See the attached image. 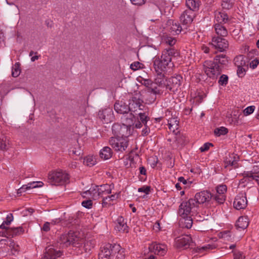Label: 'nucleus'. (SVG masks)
Segmentation results:
<instances>
[{"label":"nucleus","instance_id":"nucleus-4","mask_svg":"<svg viewBox=\"0 0 259 259\" xmlns=\"http://www.w3.org/2000/svg\"><path fill=\"white\" fill-rule=\"evenodd\" d=\"M163 72H156L157 74L154 79V84L157 86L151 87L149 89V92L154 95H161L163 93L164 89H166L168 80Z\"/></svg>","mask_w":259,"mask_h":259},{"label":"nucleus","instance_id":"nucleus-24","mask_svg":"<svg viewBox=\"0 0 259 259\" xmlns=\"http://www.w3.org/2000/svg\"><path fill=\"white\" fill-rule=\"evenodd\" d=\"M229 20V17L225 12H216L214 17V23L224 24Z\"/></svg>","mask_w":259,"mask_h":259},{"label":"nucleus","instance_id":"nucleus-52","mask_svg":"<svg viewBox=\"0 0 259 259\" xmlns=\"http://www.w3.org/2000/svg\"><path fill=\"white\" fill-rule=\"evenodd\" d=\"M70 154L74 156H79L82 154V151L80 147H73L70 150Z\"/></svg>","mask_w":259,"mask_h":259},{"label":"nucleus","instance_id":"nucleus-7","mask_svg":"<svg viewBox=\"0 0 259 259\" xmlns=\"http://www.w3.org/2000/svg\"><path fill=\"white\" fill-rule=\"evenodd\" d=\"M130 133H124V135H117V137H112L109 140L110 146L115 151L123 152L125 150L128 145L127 137Z\"/></svg>","mask_w":259,"mask_h":259},{"label":"nucleus","instance_id":"nucleus-23","mask_svg":"<svg viewBox=\"0 0 259 259\" xmlns=\"http://www.w3.org/2000/svg\"><path fill=\"white\" fill-rule=\"evenodd\" d=\"M194 16V12L191 10H187L181 15L180 20L184 24H190L193 21Z\"/></svg>","mask_w":259,"mask_h":259},{"label":"nucleus","instance_id":"nucleus-57","mask_svg":"<svg viewBox=\"0 0 259 259\" xmlns=\"http://www.w3.org/2000/svg\"><path fill=\"white\" fill-rule=\"evenodd\" d=\"M151 187L148 186H144L139 188L138 190L139 192H143L145 194H148L150 191Z\"/></svg>","mask_w":259,"mask_h":259},{"label":"nucleus","instance_id":"nucleus-51","mask_svg":"<svg viewBox=\"0 0 259 259\" xmlns=\"http://www.w3.org/2000/svg\"><path fill=\"white\" fill-rule=\"evenodd\" d=\"M255 109V107L254 106H250L245 108L243 111V113L245 116H248L252 114Z\"/></svg>","mask_w":259,"mask_h":259},{"label":"nucleus","instance_id":"nucleus-36","mask_svg":"<svg viewBox=\"0 0 259 259\" xmlns=\"http://www.w3.org/2000/svg\"><path fill=\"white\" fill-rule=\"evenodd\" d=\"M24 232V230L21 227L16 228H10L7 231V234L9 236L12 237L22 234Z\"/></svg>","mask_w":259,"mask_h":259},{"label":"nucleus","instance_id":"nucleus-33","mask_svg":"<svg viewBox=\"0 0 259 259\" xmlns=\"http://www.w3.org/2000/svg\"><path fill=\"white\" fill-rule=\"evenodd\" d=\"M192 215H187L186 217H181L182 218L180 220V225L182 227L187 229L190 228L193 224V220L191 218Z\"/></svg>","mask_w":259,"mask_h":259},{"label":"nucleus","instance_id":"nucleus-54","mask_svg":"<svg viewBox=\"0 0 259 259\" xmlns=\"http://www.w3.org/2000/svg\"><path fill=\"white\" fill-rule=\"evenodd\" d=\"M139 115L141 122L144 124V125H146L148 120H149V117L145 113L141 112L139 113Z\"/></svg>","mask_w":259,"mask_h":259},{"label":"nucleus","instance_id":"nucleus-39","mask_svg":"<svg viewBox=\"0 0 259 259\" xmlns=\"http://www.w3.org/2000/svg\"><path fill=\"white\" fill-rule=\"evenodd\" d=\"M179 122L177 118H169L168 120L169 129L172 132H175V130L178 128Z\"/></svg>","mask_w":259,"mask_h":259},{"label":"nucleus","instance_id":"nucleus-58","mask_svg":"<svg viewBox=\"0 0 259 259\" xmlns=\"http://www.w3.org/2000/svg\"><path fill=\"white\" fill-rule=\"evenodd\" d=\"M246 67H237V73L239 77H242L245 75L246 72L245 68Z\"/></svg>","mask_w":259,"mask_h":259},{"label":"nucleus","instance_id":"nucleus-5","mask_svg":"<svg viewBox=\"0 0 259 259\" xmlns=\"http://www.w3.org/2000/svg\"><path fill=\"white\" fill-rule=\"evenodd\" d=\"M19 250V246L13 240L8 239L0 240V255L15 254Z\"/></svg>","mask_w":259,"mask_h":259},{"label":"nucleus","instance_id":"nucleus-1","mask_svg":"<svg viewBox=\"0 0 259 259\" xmlns=\"http://www.w3.org/2000/svg\"><path fill=\"white\" fill-rule=\"evenodd\" d=\"M180 56L179 52L174 49H165L162 51L160 57H155L153 65L156 72L165 71L170 65L172 64V58Z\"/></svg>","mask_w":259,"mask_h":259},{"label":"nucleus","instance_id":"nucleus-11","mask_svg":"<svg viewBox=\"0 0 259 259\" xmlns=\"http://www.w3.org/2000/svg\"><path fill=\"white\" fill-rule=\"evenodd\" d=\"M182 77L180 75L172 76L168 79L166 84V89L172 92L178 91L181 84Z\"/></svg>","mask_w":259,"mask_h":259},{"label":"nucleus","instance_id":"nucleus-19","mask_svg":"<svg viewBox=\"0 0 259 259\" xmlns=\"http://www.w3.org/2000/svg\"><path fill=\"white\" fill-rule=\"evenodd\" d=\"M144 107V105L143 104L142 101L136 97L133 98L128 105L129 111L132 112L138 111V110H142Z\"/></svg>","mask_w":259,"mask_h":259},{"label":"nucleus","instance_id":"nucleus-8","mask_svg":"<svg viewBox=\"0 0 259 259\" xmlns=\"http://www.w3.org/2000/svg\"><path fill=\"white\" fill-rule=\"evenodd\" d=\"M203 70L206 75L212 79L215 78L220 74V66L213 61L207 60L203 63Z\"/></svg>","mask_w":259,"mask_h":259},{"label":"nucleus","instance_id":"nucleus-6","mask_svg":"<svg viewBox=\"0 0 259 259\" xmlns=\"http://www.w3.org/2000/svg\"><path fill=\"white\" fill-rule=\"evenodd\" d=\"M198 209L197 203L193 198L183 201L179 206V214L181 217L194 215Z\"/></svg>","mask_w":259,"mask_h":259},{"label":"nucleus","instance_id":"nucleus-56","mask_svg":"<svg viewBox=\"0 0 259 259\" xmlns=\"http://www.w3.org/2000/svg\"><path fill=\"white\" fill-rule=\"evenodd\" d=\"M143 65L139 62H135L131 65V68L133 70H137L143 68Z\"/></svg>","mask_w":259,"mask_h":259},{"label":"nucleus","instance_id":"nucleus-28","mask_svg":"<svg viewBox=\"0 0 259 259\" xmlns=\"http://www.w3.org/2000/svg\"><path fill=\"white\" fill-rule=\"evenodd\" d=\"M113 251H114L113 259H124V250L119 245H113Z\"/></svg>","mask_w":259,"mask_h":259},{"label":"nucleus","instance_id":"nucleus-26","mask_svg":"<svg viewBox=\"0 0 259 259\" xmlns=\"http://www.w3.org/2000/svg\"><path fill=\"white\" fill-rule=\"evenodd\" d=\"M114 109L117 113L123 115L129 111L128 106L122 102H116L114 104Z\"/></svg>","mask_w":259,"mask_h":259},{"label":"nucleus","instance_id":"nucleus-38","mask_svg":"<svg viewBox=\"0 0 259 259\" xmlns=\"http://www.w3.org/2000/svg\"><path fill=\"white\" fill-rule=\"evenodd\" d=\"M220 238L223 239L224 241H232L234 238V236L232 232L230 231H224L219 234Z\"/></svg>","mask_w":259,"mask_h":259},{"label":"nucleus","instance_id":"nucleus-44","mask_svg":"<svg viewBox=\"0 0 259 259\" xmlns=\"http://www.w3.org/2000/svg\"><path fill=\"white\" fill-rule=\"evenodd\" d=\"M83 163L87 166H92L96 164V159L95 157L89 155L84 158Z\"/></svg>","mask_w":259,"mask_h":259},{"label":"nucleus","instance_id":"nucleus-9","mask_svg":"<svg viewBox=\"0 0 259 259\" xmlns=\"http://www.w3.org/2000/svg\"><path fill=\"white\" fill-rule=\"evenodd\" d=\"M79 239L76 233L70 231L61 235L59 238V243L64 247H68L71 244L73 245L78 242Z\"/></svg>","mask_w":259,"mask_h":259},{"label":"nucleus","instance_id":"nucleus-13","mask_svg":"<svg viewBox=\"0 0 259 259\" xmlns=\"http://www.w3.org/2000/svg\"><path fill=\"white\" fill-rule=\"evenodd\" d=\"M192 242L189 235H182L175 239V245L178 248H187Z\"/></svg>","mask_w":259,"mask_h":259},{"label":"nucleus","instance_id":"nucleus-20","mask_svg":"<svg viewBox=\"0 0 259 259\" xmlns=\"http://www.w3.org/2000/svg\"><path fill=\"white\" fill-rule=\"evenodd\" d=\"M99 192L98 186H96L94 187L91 188L88 191L84 192L82 196L83 197H88L90 199L97 200L100 197Z\"/></svg>","mask_w":259,"mask_h":259},{"label":"nucleus","instance_id":"nucleus-31","mask_svg":"<svg viewBox=\"0 0 259 259\" xmlns=\"http://www.w3.org/2000/svg\"><path fill=\"white\" fill-rule=\"evenodd\" d=\"M249 225V219L246 216H242L239 218L238 219L236 226L238 228L241 229H246Z\"/></svg>","mask_w":259,"mask_h":259},{"label":"nucleus","instance_id":"nucleus-55","mask_svg":"<svg viewBox=\"0 0 259 259\" xmlns=\"http://www.w3.org/2000/svg\"><path fill=\"white\" fill-rule=\"evenodd\" d=\"M228 81V77L225 74H223L221 76L219 80V83L221 85H225L227 84Z\"/></svg>","mask_w":259,"mask_h":259},{"label":"nucleus","instance_id":"nucleus-63","mask_svg":"<svg viewBox=\"0 0 259 259\" xmlns=\"http://www.w3.org/2000/svg\"><path fill=\"white\" fill-rule=\"evenodd\" d=\"M146 0H131V3L137 6H141L145 3Z\"/></svg>","mask_w":259,"mask_h":259},{"label":"nucleus","instance_id":"nucleus-16","mask_svg":"<svg viewBox=\"0 0 259 259\" xmlns=\"http://www.w3.org/2000/svg\"><path fill=\"white\" fill-rule=\"evenodd\" d=\"M247 204L246 197L243 193L239 194L236 197L233 203L234 207L238 210L245 208Z\"/></svg>","mask_w":259,"mask_h":259},{"label":"nucleus","instance_id":"nucleus-22","mask_svg":"<svg viewBox=\"0 0 259 259\" xmlns=\"http://www.w3.org/2000/svg\"><path fill=\"white\" fill-rule=\"evenodd\" d=\"M61 254V252L59 250H56L52 247H47L41 259H56V257L60 256Z\"/></svg>","mask_w":259,"mask_h":259},{"label":"nucleus","instance_id":"nucleus-27","mask_svg":"<svg viewBox=\"0 0 259 259\" xmlns=\"http://www.w3.org/2000/svg\"><path fill=\"white\" fill-rule=\"evenodd\" d=\"M43 183L41 182H33L32 183H28L27 185H23L18 190L17 193L21 194L25 192L27 190L35 188L38 187L42 186Z\"/></svg>","mask_w":259,"mask_h":259},{"label":"nucleus","instance_id":"nucleus-47","mask_svg":"<svg viewBox=\"0 0 259 259\" xmlns=\"http://www.w3.org/2000/svg\"><path fill=\"white\" fill-rule=\"evenodd\" d=\"M214 248V246L210 244H207L202 246L198 247L196 249V251L199 253H204L213 249Z\"/></svg>","mask_w":259,"mask_h":259},{"label":"nucleus","instance_id":"nucleus-15","mask_svg":"<svg viewBox=\"0 0 259 259\" xmlns=\"http://www.w3.org/2000/svg\"><path fill=\"white\" fill-rule=\"evenodd\" d=\"M212 196L210 193L207 191H202L200 192L197 193L193 198L197 203L198 205L199 204H203L205 202L209 201Z\"/></svg>","mask_w":259,"mask_h":259},{"label":"nucleus","instance_id":"nucleus-46","mask_svg":"<svg viewBox=\"0 0 259 259\" xmlns=\"http://www.w3.org/2000/svg\"><path fill=\"white\" fill-rule=\"evenodd\" d=\"M20 64L19 62H17L12 68V75L14 77H17L20 75Z\"/></svg>","mask_w":259,"mask_h":259},{"label":"nucleus","instance_id":"nucleus-34","mask_svg":"<svg viewBox=\"0 0 259 259\" xmlns=\"http://www.w3.org/2000/svg\"><path fill=\"white\" fill-rule=\"evenodd\" d=\"M118 197V194H113L110 196H105L102 200L103 207H106L112 204L113 201L116 200Z\"/></svg>","mask_w":259,"mask_h":259},{"label":"nucleus","instance_id":"nucleus-59","mask_svg":"<svg viewBox=\"0 0 259 259\" xmlns=\"http://www.w3.org/2000/svg\"><path fill=\"white\" fill-rule=\"evenodd\" d=\"M82 206L87 208H91L93 205L92 201L91 199L84 200L82 202Z\"/></svg>","mask_w":259,"mask_h":259},{"label":"nucleus","instance_id":"nucleus-25","mask_svg":"<svg viewBox=\"0 0 259 259\" xmlns=\"http://www.w3.org/2000/svg\"><path fill=\"white\" fill-rule=\"evenodd\" d=\"M213 28L215 33L221 37L227 36L228 35V30L223 24L219 23H214Z\"/></svg>","mask_w":259,"mask_h":259},{"label":"nucleus","instance_id":"nucleus-14","mask_svg":"<svg viewBox=\"0 0 259 259\" xmlns=\"http://www.w3.org/2000/svg\"><path fill=\"white\" fill-rule=\"evenodd\" d=\"M227 190V187L225 185H221L217 187V193L214 198L219 203H223L225 201Z\"/></svg>","mask_w":259,"mask_h":259},{"label":"nucleus","instance_id":"nucleus-12","mask_svg":"<svg viewBox=\"0 0 259 259\" xmlns=\"http://www.w3.org/2000/svg\"><path fill=\"white\" fill-rule=\"evenodd\" d=\"M113 249V245L111 244H106L101 247L99 253V259H113L114 251Z\"/></svg>","mask_w":259,"mask_h":259},{"label":"nucleus","instance_id":"nucleus-40","mask_svg":"<svg viewBox=\"0 0 259 259\" xmlns=\"http://www.w3.org/2000/svg\"><path fill=\"white\" fill-rule=\"evenodd\" d=\"M14 217L12 213H9L6 217V220L4 221L0 226V228L2 229H5L7 231L9 228L7 226L10 225L11 222L13 221Z\"/></svg>","mask_w":259,"mask_h":259},{"label":"nucleus","instance_id":"nucleus-53","mask_svg":"<svg viewBox=\"0 0 259 259\" xmlns=\"http://www.w3.org/2000/svg\"><path fill=\"white\" fill-rule=\"evenodd\" d=\"M240 115L234 114L230 119V123L233 125H238L240 123Z\"/></svg>","mask_w":259,"mask_h":259},{"label":"nucleus","instance_id":"nucleus-49","mask_svg":"<svg viewBox=\"0 0 259 259\" xmlns=\"http://www.w3.org/2000/svg\"><path fill=\"white\" fill-rule=\"evenodd\" d=\"M163 40L170 46H174L176 42V40L175 38L168 36H163Z\"/></svg>","mask_w":259,"mask_h":259},{"label":"nucleus","instance_id":"nucleus-43","mask_svg":"<svg viewBox=\"0 0 259 259\" xmlns=\"http://www.w3.org/2000/svg\"><path fill=\"white\" fill-rule=\"evenodd\" d=\"M186 5L189 10H191L193 12L199 7V0H187Z\"/></svg>","mask_w":259,"mask_h":259},{"label":"nucleus","instance_id":"nucleus-48","mask_svg":"<svg viewBox=\"0 0 259 259\" xmlns=\"http://www.w3.org/2000/svg\"><path fill=\"white\" fill-rule=\"evenodd\" d=\"M228 132V130L224 127L222 126L220 128H217L214 130V133L217 136H220L221 135H225Z\"/></svg>","mask_w":259,"mask_h":259},{"label":"nucleus","instance_id":"nucleus-64","mask_svg":"<svg viewBox=\"0 0 259 259\" xmlns=\"http://www.w3.org/2000/svg\"><path fill=\"white\" fill-rule=\"evenodd\" d=\"M50 226L51 224L49 222H47L44 224L41 229L42 231L45 232H48L50 230Z\"/></svg>","mask_w":259,"mask_h":259},{"label":"nucleus","instance_id":"nucleus-2","mask_svg":"<svg viewBox=\"0 0 259 259\" xmlns=\"http://www.w3.org/2000/svg\"><path fill=\"white\" fill-rule=\"evenodd\" d=\"M134 116L130 113H126L123 115L121 117V120L122 121V126H120L118 124H114L112 126V130L114 132L115 135H124L125 132L126 133H130L128 131V127H130L132 125H134Z\"/></svg>","mask_w":259,"mask_h":259},{"label":"nucleus","instance_id":"nucleus-61","mask_svg":"<svg viewBox=\"0 0 259 259\" xmlns=\"http://www.w3.org/2000/svg\"><path fill=\"white\" fill-rule=\"evenodd\" d=\"M210 146H212V144L211 143H206L200 148V150L201 152H204L207 151Z\"/></svg>","mask_w":259,"mask_h":259},{"label":"nucleus","instance_id":"nucleus-29","mask_svg":"<svg viewBox=\"0 0 259 259\" xmlns=\"http://www.w3.org/2000/svg\"><path fill=\"white\" fill-rule=\"evenodd\" d=\"M168 23L170 25L169 31L172 34H179L181 32L182 27L178 22L170 20Z\"/></svg>","mask_w":259,"mask_h":259},{"label":"nucleus","instance_id":"nucleus-10","mask_svg":"<svg viewBox=\"0 0 259 259\" xmlns=\"http://www.w3.org/2000/svg\"><path fill=\"white\" fill-rule=\"evenodd\" d=\"M210 45L220 52L225 51L229 47L228 41L224 38L219 36H213Z\"/></svg>","mask_w":259,"mask_h":259},{"label":"nucleus","instance_id":"nucleus-3","mask_svg":"<svg viewBox=\"0 0 259 259\" xmlns=\"http://www.w3.org/2000/svg\"><path fill=\"white\" fill-rule=\"evenodd\" d=\"M69 175L65 171L57 169L48 174V181L52 185L60 186L69 180Z\"/></svg>","mask_w":259,"mask_h":259},{"label":"nucleus","instance_id":"nucleus-30","mask_svg":"<svg viewBox=\"0 0 259 259\" xmlns=\"http://www.w3.org/2000/svg\"><path fill=\"white\" fill-rule=\"evenodd\" d=\"M98 188L100 197L103 198L105 196L111 193L112 187L111 185L105 184L100 186H98Z\"/></svg>","mask_w":259,"mask_h":259},{"label":"nucleus","instance_id":"nucleus-41","mask_svg":"<svg viewBox=\"0 0 259 259\" xmlns=\"http://www.w3.org/2000/svg\"><path fill=\"white\" fill-rule=\"evenodd\" d=\"M213 61L219 65H226L228 63V60L226 55H219L215 56Z\"/></svg>","mask_w":259,"mask_h":259},{"label":"nucleus","instance_id":"nucleus-60","mask_svg":"<svg viewBox=\"0 0 259 259\" xmlns=\"http://www.w3.org/2000/svg\"><path fill=\"white\" fill-rule=\"evenodd\" d=\"M259 64V58H255L253 60L251 61L249 63L250 67L252 69H254L257 67Z\"/></svg>","mask_w":259,"mask_h":259},{"label":"nucleus","instance_id":"nucleus-37","mask_svg":"<svg viewBox=\"0 0 259 259\" xmlns=\"http://www.w3.org/2000/svg\"><path fill=\"white\" fill-rule=\"evenodd\" d=\"M10 145V141L9 138L5 136H0V150H7Z\"/></svg>","mask_w":259,"mask_h":259},{"label":"nucleus","instance_id":"nucleus-32","mask_svg":"<svg viewBox=\"0 0 259 259\" xmlns=\"http://www.w3.org/2000/svg\"><path fill=\"white\" fill-rule=\"evenodd\" d=\"M234 61L235 66L237 67H247L248 65L247 58L243 55L236 57Z\"/></svg>","mask_w":259,"mask_h":259},{"label":"nucleus","instance_id":"nucleus-45","mask_svg":"<svg viewBox=\"0 0 259 259\" xmlns=\"http://www.w3.org/2000/svg\"><path fill=\"white\" fill-rule=\"evenodd\" d=\"M235 2V0H222V7L224 9H230L233 7Z\"/></svg>","mask_w":259,"mask_h":259},{"label":"nucleus","instance_id":"nucleus-35","mask_svg":"<svg viewBox=\"0 0 259 259\" xmlns=\"http://www.w3.org/2000/svg\"><path fill=\"white\" fill-rule=\"evenodd\" d=\"M112 155V152L109 147H104L100 152L101 158L104 160H107L110 158Z\"/></svg>","mask_w":259,"mask_h":259},{"label":"nucleus","instance_id":"nucleus-42","mask_svg":"<svg viewBox=\"0 0 259 259\" xmlns=\"http://www.w3.org/2000/svg\"><path fill=\"white\" fill-rule=\"evenodd\" d=\"M242 175L243 176V178L240 180V183H244L246 181H252L254 179L253 178H254L255 174L251 171H245Z\"/></svg>","mask_w":259,"mask_h":259},{"label":"nucleus","instance_id":"nucleus-50","mask_svg":"<svg viewBox=\"0 0 259 259\" xmlns=\"http://www.w3.org/2000/svg\"><path fill=\"white\" fill-rule=\"evenodd\" d=\"M95 243L94 241H87L84 244V248L85 252L90 251L92 248H94Z\"/></svg>","mask_w":259,"mask_h":259},{"label":"nucleus","instance_id":"nucleus-17","mask_svg":"<svg viewBox=\"0 0 259 259\" xmlns=\"http://www.w3.org/2000/svg\"><path fill=\"white\" fill-rule=\"evenodd\" d=\"M149 251L154 254L163 255L167 251V247L164 244L152 243L149 246Z\"/></svg>","mask_w":259,"mask_h":259},{"label":"nucleus","instance_id":"nucleus-62","mask_svg":"<svg viewBox=\"0 0 259 259\" xmlns=\"http://www.w3.org/2000/svg\"><path fill=\"white\" fill-rule=\"evenodd\" d=\"M245 256L240 251H235L234 252V259H244Z\"/></svg>","mask_w":259,"mask_h":259},{"label":"nucleus","instance_id":"nucleus-18","mask_svg":"<svg viewBox=\"0 0 259 259\" xmlns=\"http://www.w3.org/2000/svg\"><path fill=\"white\" fill-rule=\"evenodd\" d=\"M98 115L103 122L106 123L111 122L114 118L113 111L110 108L100 111Z\"/></svg>","mask_w":259,"mask_h":259},{"label":"nucleus","instance_id":"nucleus-21","mask_svg":"<svg viewBox=\"0 0 259 259\" xmlns=\"http://www.w3.org/2000/svg\"><path fill=\"white\" fill-rule=\"evenodd\" d=\"M115 229L116 231L122 233H127L128 232V228L126 222L122 217H119L117 218Z\"/></svg>","mask_w":259,"mask_h":259}]
</instances>
